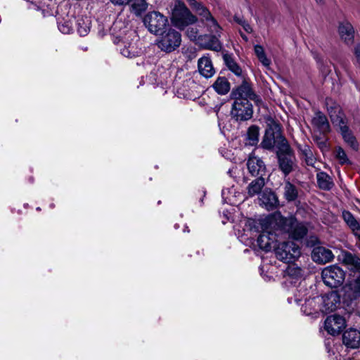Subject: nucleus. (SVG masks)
<instances>
[{
    "mask_svg": "<svg viewBox=\"0 0 360 360\" xmlns=\"http://www.w3.org/2000/svg\"><path fill=\"white\" fill-rule=\"evenodd\" d=\"M326 107L332 123L339 127L345 142L354 150H357L359 149V143L347 124L345 115L340 105L331 98H327L326 99Z\"/></svg>",
    "mask_w": 360,
    "mask_h": 360,
    "instance_id": "f257e3e1",
    "label": "nucleus"
},
{
    "mask_svg": "<svg viewBox=\"0 0 360 360\" xmlns=\"http://www.w3.org/2000/svg\"><path fill=\"white\" fill-rule=\"evenodd\" d=\"M269 222L271 226H277L281 233H286L296 240L304 238L308 232L306 224L298 221L294 217H284L280 213H276L271 215Z\"/></svg>",
    "mask_w": 360,
    "mask_h": 360,
    "instance_id": "f03ea898",
    "label": "nucleus"
},
{
    "mask_svg": "<svg viewBox=\"0 0 360 360\" xmlns=\"http://www.w3.org/2000/svg\"><path fill=\"white\" fill-rule=\"evenodd\" d=\"M136 34L133 30H128L123 36L119 34L114 37L113 42L117 46L120 53L126 58H134L141 53L136 41Z\"/></svg>",
    "mask_w": 360,
    "mask_h": 360,
    "instance_id": "7ed1b4c3",
    "label": "nucleus"
},
{
    "mask_svg": "<svg viewBox=\"0 0 360 360\" xmlns=\"http://www.w3.org/2000/svg\"><path fill=\"white\" fill-rule=\"evenodd\" d=\"M196 21L197 18L191 13L184 3L178 2L175 4L172 10V22L176 27L184 30Z\"/></svg>",
    "mask_w": 360,
    "mask_h": 360,
    "instance_id": "20e7f679",
    "label": "nucleus"
},
{
    "mask_svg": "<svg viewBox=\"0 0 360 360\" xmlns=\"http://www.w3.org/2000/svg\"><path fill=\"white\" fill-rule=\"evenodd\" d=\"M181 44V34L174 29L169 28L161 33L157 41L158 48L166 53L177 49Z\"/></svg>",
    "mask_w": 360,
    "mask_h": 360,
    "instance_id": "39448f33",
    "label": "nucleus"
},
{
    "mask_svg": "<svg viewBox=\"0 0 360 360\" xmlns=\"http://www.w3.org/2000/svg\"><path fill=\"white\" fill-rule=\"evenodd\" d=\"M274 251L276 258L285 263L295 262L301 255L299 245L293 241L278 243Z\"/></svg>",
    "mask_w": 360,
    "mask_h": 360,
    "instance_id": "423d86ee",
    "label": "nucleus"
},
{
    "mask_svg": "<svg viewBox=\"0 0 360 360\" xmlns=\"http://www.w3.org/2000/svg\"><path fill=\"white\" fill-rule=\"evenodd\" d=\"M277 139H282L281 141L283 145L286 144V143H284L285 142V139L281 136L279 124L272 118H269L267 120V128L261 143V146L265 149H272L274 147Z\"/></svg>",
    "mask_w": 360,
    "mask_h": 360,
    "instance_id": "0eeeda50",
    "label": "nucleus"
},
{
    "mask_svg": "<svg viewBox=\"0 0 360 360\" xmlns=\"http://www.w3.org/2000/svg\"><path fill=\"white\" fill-rule=\"evenodd\" d=\"M321 277L323 283L333 288L340 286L345 278V271L337 265H330L322 270Z\"/></svg>",
    "mask_w": 360,
    "mask_h": 360,
    "instance_id": "6e6552de",
    "label": "nucleus"
},
{
    "mask_svg": "<svg viewBox=\"0 0 360 360\" xmlns=\"http://www.w3.org/2000/svg\"><path fill=\"white\" fill-rule=\"evenodd\" d=\"M271 216L266 219L268 226H266L257 238V245L260 249L268 252L274 243L277 241V237L281 234L278 230L277 226H271L269 220Z\"/></svg>",
    "mask_w": 360,
    "mask_h": 360,
    "instance_id": "1a4fd4ad",
    "label": "nucleus"
},
{
    "mask_svg": "<svg viewBox=\"0 0 360 360\" xmlns=\"http://www.w3.org/2000/svg\"><path fill=\"white\" fill-rule=\"evenodd\" d=\"M143 23L150 32L158 34L166 27L168 20L159 11H152L144 16Z\"/></svg>",
    "mask_w": 360,
    "mask_h": 360,
    "instance_id": "9d476101",
    "label": "nucleus"
},
{
    "mask_svg": "<svg viewBox=\"0 0 360 360\" xmlns=\"http://www.w3.org/2000/svg\"><path fill=\"white\" fill-rule=\"evenodd\" d=\"M231 113V116L237 121L250 120L253 113L252 104L246 100H235Z\"/></svg>",
    "mask_w": 360,
    "mask_h": 360,
    "instance_id": "9b49d317",
    "label": "nucleus"
},
{
    "mask_svg": "<svg viewBox=\"0 0 360 360\" xmlns=\"http://www.w3.org/2000/svg\"><path fill=\"white\" fill-rule=\"evenodd\" d=\"M231 96L236 100L253 101L257 105L262 103L260 98L253 91L250 84L246 81L231 92Z\"/></svg>",
    "mask_w": 360,
    "mask_h": 360,
    "instance_id": "f8f14e48",
    "label": "nucleus"
},
{
    "mask_svg": "<svg viewBox=\"0 0 360 360\" xmlns=\"http://www.w3.org/2000/svg\"><path fill=\"white\" fill-rule=\"evenodd\" d=\"M205 25L207 27L208 31L213 34H204L200 38L199 46L201 47L208 49L212 50L214 51H220L222 49V44L219 40V38L221 37V27L219 26V29L217 32H212L210 29V27L206 24Z\"/></svg>",
    "mask_w": 360,
    "mask_h": 360,
    "instance_id": "ddd939ff",
    "label": "nucleus"
},
{
    "mask_svg": "<svg viewBox=\"0 0 360 360\" xmlns=\"http://www.w3.org/2000/svg\"><path fill=\"white\" fill-rule=\"evenodd\" d=\"M191 6L195 10L196 13L202 17V20L205 24L210 27L212 32H217L219 25L215 19L212 16L210 12L201 4L195 0H186Z\"/></svg>",
    "mask_w": 360,
    "mask_h": 360,
    "instance_id": "4468645a",
    "label": "nucleus"
},
{
    "mask_svg": "<svg viewBox=\"0 0 360 360\" xmlns=\"http://www.w3.org/2000/svg\"><path fill=\"white\" fill-rule=\"evenodd\" d=\"M346 326V321L342 316L333 314L328 316L324 321V328L328 334L336 335L340 333Z\"/></svg>",
    "mask_w": 360,
    "mask_h": 360,
    "instance_id": "2eb2a0df",
    "label": "nucleus"
},
{
    "mask_svg": "<svg viewBox=\"0 0 360 360\" xmlns=\"http://www.w3.org/2000/svg\"><path fill=\"white\" fill-rule=\"evenodd\" d=\"M259 204L267 210H272L278 205V199L270 188L264 189L258 198Z\"/></svg>",
    "mask_w": 360,
    "mask_h": 360,
    "instance_id": "dca6fc26",
    "label": "nucleus"
},
{
    "mask_svg": "<svg viewBox=\"0 0 360 360\" xmlns=\"http://www.w3.org/2000/svg\"><path fill=\"white\" fill-rule=\"evenodd\" d=\"M285 153L278 155L279 167L283 174L286 176L289 174L293 169L294 161L293 156L290 153V150L287 144H283Z\"/></svg>",
    "mask_w": 360,
    "mask_h": 360,
    "instance_id": "f3484780",
    "label": "nucleus"
},
{
    "mask_svg": "<svg viewBox=\"0 0 360 360\" xmlns=\"http://www.w3.org/2000/svg\"><path fill=\"white\" fill-rule=\"evenodd\" d=\"M311 125L314 130L323 137L330 132V127L326 116L321 111H317L311 119Z\"/></svg>",
    "mask_w": 360,
    "mask_h": 360,
    "instance_id": "a211bd4d",
    "label": "nucleus"
},
{
    "mask_svg": "<svg viewBox=\"0 0 360 360\" xmlns=\"http://www.w3.org/2000/svg\"><path fill=\"white\" fill-rule=\"evenodd\" d=\"M311 258L316 263L326 264L334 258L332 251L322 246L315 247L311 252Z\"/></svg>",
    "mask_w": 360,
    "mask_h": 360,
    "instance_id": "6ab92c4d",
    "label": "nucleus"
},
{
    "mask_svg": "<svg viewBox=\"0 0 360 360\" xmlns=\"http://www.w3.org/2000/svg\"><path fill=\"white\" fill-rule=\"evenodd\" d=\"M247 166L249 172L255 176H262L265 173V165L263 161L255 156L250 155Z\"/></svg>",
    "mask_w": 360,
    "mask_h": 360,
    "instance_id": "aec40b11",
    "label": "nucleus"
},
{
    "mask_svg": "<svg viewBox=\"0 0 360 360\" xmlns=\"http://www.w3.org/2000/svg\"><path fill=\"white\" fill-rule=\"evenodd\" d=\"M343 343L350 348H358L360 347V331L350 328L346 330L342 335Z\"/></svg>",
    "mask_w": 360,
    "mask_h": 360,
    "instance_id": "412c9836",
    "label": "nucleus"
},
{
    "mask_svg": "<svg viewBox=\"0 0 360 360\" xmlns=\"http://www.w3.org/2000/svg\"><path fill=\"white\" fill-rule=\"evenodd\" d=\"M31 3L29 8L41 11L43 17L53 15L56 13L55 4H47L42 3L41 0H27Z\"/></svg>",
    "mask_w": 360,
    "mask_h": 360,
    "instance_id": "4be33fe9",
    "label": "nucleus"
},
{
    "mask_svg": "<svg viewBox=\"0 0 360 360\" xmlns=\"http://www.w3.org/2000/svg\"><path fill=\"white\" fill-rule=\"evenodd\" d=\"M338 31L340 36L347 44H351L354 41V31L352 24L347 21L340 23Z\"/></svg>",
    "mask_w": 360,
    "mask_h": 360,
    "instance_id": "5701e85b",
    "label": "nucleus"
},
{
    "mask_svg": "<svg viewBox=\"0 0 360 360\" xmlns=\"http://www.w3.org/2000/svg\"><path fill=\"white\" fill-rule=\"evenodd\" d=\"M198 66L199 72L205 78L212 77L215 72L210 58L207 56L198 60Z\"/></svg>",
    "mask_w": 360,
    "mask_h": 360,
    "instance_id": "b1692460",
    "label": "nucleus"
},
{
    "mask_svg": "<svg viewBox=\"0 0 360 360\" xmlns=\"http://www.w3.org/2000/svg\"><path fill=\"white\" fill-rule=\"evenodd\" d=\"M323 307L326 310L333 311L340 303V297L335 292H331L322 297Z\"/></svg>",
    "mask_w": 360,
    "mask_h": 360,
    "instance_id": "393cba45",
    "label": "nucleus"
},
{
    "mask_svg": "<svg viewBox=\"0 0 360 360\" xmlns=\"http://www.w3.org/2000/svg\"><path fill=\"white\" fill-rule=\"evenodd\" d=\"M343 263L352 271L360 270V258L351 252H345L342 258Z\"/></svg>",
    "mask_w": 360,
    "mask_h": 360,
    "instance_id": "a878e982",
    "label": "nucleus"
},
{
    "mask_svg": "<svg viewBox=\"0 0 360 360\" xmlns=\"http://www.w3.org/2000/svg\"><path fill=\"white\" fill-rule=\"evenodd\" d=\"M295 302L301 305V310L307 315H309L312 313V308H314V298H304V303H302L303 298L300 295H295Z\"/></svg>",
    "mask_w": 360,
    "mask_h": 360,
    "instance_id": "bb28decb",
    "label": "nucleus"
},
{
    "mask_svg": "<svg viewBox=\"0 0 360 360\" xmlns=\"http://www.w3.org/2000/svg\"><path fill=\"white\" fill-rule=\"evenodd\" d=\"M264 185V179L262 176H259L253 180L248 186V195L252 197L257 194H260Z\"/></svg>",
    "mask_w": 360,
    "mask_h": 360,
    "instance_id": "cd10ccee",
    "label": "nucleus"
},
{
    "mask_svg": "<svg viewBox=\"0 0 360 360\" xmlns=\"http://www.w3.org/2000/svg\"><path fill=\"white\" fill-rule=\"evenodd\" d=\"M214 89L220 95L226 94L230 90V83L224 77H219L212 85Z\"/></svg>",
    "mask_w": 360,
    "mask_h": 360,
    "instance_id": "c85d7f7f",
    "label": "nucleus"
},
{
    "mask_svg": "<svg viewBox=\"0 0 360 360\" xmlns=\"http://www.w3.org/2000/svg\"><path fill=\"white\" fill-rule=\"evenodd\" d=\"M283 195L288 202L295 201L298 197V189L289 181L285 182Z\"/></svg>",
    "mask_w": 360,
    "mask_h": 360,
    "instance_id": "c756f323",
    "label": "nucleus"
},
{
    "mask_svg": "<svg viewBox=\"0 0 360 360\" xmlns=\"http://www.w3.org/2000/svg\"><path fill=\"white\" fill-rule=\"evenodd\" d=\"M316 179L319 188L323 190H329L333 185L331 178L325 172H319Z\"/></svg>",
    "mask_w": 360,
    "mask_h": 360,
    "instance_id": "7c9ffc66",
    "label": "nucleus"
},
{
    "mask_svg": "<svg viewBox=\"0 0 360 360\" xmlns=\"http://www.w3.org/2000/svg\"><path fill=\"white\" fill-rule=\"evenodd\" d=\"M77 32L80 36H86L90 30V20L87 18L80 17L76 21Z\"/></svg>",
    "mask_w": 360,
    "mask_h": 360,
    "instance_id": "2f4dec72",
    "label": "nucleus"
},
{
    "mask_svg": "<svg viewBox=\"0 0 360 360\" xmlns=\"http://www.w3.org/2000/svg\"><path fill=\"white\" fill-rule=\"evenodd\" d=\"M259 127L252 125L250 126L247 132V143L246 144L250 145V146H255L257 144L259 141Z\"/></svg>",
    "mask_w": 360,
    "mask_h": 360,
    "instance_id": "473e14b6",
    "label": "nucleus"
},
{
    "mask_svg": "<svg viewBox=\"0 0 360 360\" xmlns=\"http://www.w3.org/2000/svg\"><path fill=\"white\" fill-rule=\"evenodd\" d=\"M223 58L226 66L231 72L238 76L241 75L242 70L240 67L235 62L231 55L224 54Z\"/></svg>",
    "mask_w": 360,
    "mask_h": 360,
    "instance_id": "72a5a7b5",
    "label": "nucleus"
},
{
    "mask_svg": "<svg viewBox=\"0 0 360 360\" xmlns=\"http://www.w3.org/2000/svg\"><path fill=\"white\" fill-rule=\"evenodd\" d=\"M73 20L62 19L58 22V27L60 32L70 34L73 30Z\"/></svg>",
    "mask_w": 360,
    "mask_h": 360,
    "instance_id": "f704fd0d",
    "label": "nucleus"
},
{
    "mask_svg": "<svg viewBox=\"0 0 360 360\" xmlns=\"http://www.w3.org/2000/svg\"><path fill=\"white\" fill-rule=\"evenodd\" d=\"M301 153L307 165L309 166H314L316 162V158H314L311 148L308 146H304L301 148Z\"/></svg>",
    "mask_w": 360,
    "mask_h": 360,
    "instance_id": "c9c22d12",
    "label": "nucleus"
},
{
    "mask_svg": "<svg viewBox=\"0 0 360 360\" xmlns=\"http://www.w3.org/2000/svg\"><path fill=\"white\" fill-rule=\"evenodd\" d=\"M221 195L224 201L226 203L231 205H236L238 203V200L236 199L235 190L233 188L223 189L221 191Z\"/></svg>",
    "mask_w": 360,
    "mask_h": 360,
    "instance_id": "e433bc0d",
    "label": "nucleus"
},
{
    "mask_svg": "<svg viewBox=\"0 0 360 360\" xmlns=\"http://www.w3.org/2000/svg\"><path fill=\"white\" fill-rule=\"evenodd\" d=\"M255 52L259 60L262 63L264 66L268 67L270 65V60L266 57L264 53V50L262 46L255 45Z\"/></svg>",
    "mask_w": 360,
    "mask_h": 360,
    "instance_id": "4c0bfd02",
    "label": "nucleus"
},
{
    "mask_svg": "<svg viewBox=\"0 0 360 360\" xmlns=\"http://www.w3.org/2000/svg\"><path fill=\"white\" fill-rule=\"evenodd\" d=\"M285 274L290 278H298L302 276V270L295 264H292L288 266Z\"/></svg>",
    "mask_w": 360,
    "mask_h": 360,
    "instance_id": "58836bf2",
    "label": "nucleus"
},
{
    "mask_svg": "<svg viewBox=\"0 0 360 360\" xmlns=\"http://www.w3.org/2000/svg\"><path fill=\"white\" fill-rule=\"evenodd\" d=\"M131 7L136 15H140L147 9L148 4L146 0H131Z\"/></svg>",
    "mask_w": 360,
    "mask_h": 360,
    "instance_id": "ea45409f",
    "label": "nucleus"
},
{
    "mask_svg": "<svg viewBox=\"0 0 360 360\" xmlns=\"http://www.w3.org/2000/svg\"><path fill=\"white\" fill-rule=\"evenodd\" d=\"M342 217L346 222V224L349 226L350 229L354 228L356 225L359 224L354 217L352 214L351 212L348 211H344L342 212Z\"/></svg>",
    "mask_w": 360,
    "mask_h": 360,
    "instance_id": "a19ab883",
    "label": "nucleus"
},
{
    "mask_svg": "<svg viewBox=\"0 0 360 360\" xmlns=\"http://www.w3.org/2000/svg\"><path fill=\"white\" fill-rule=\"evenodd\" d=\"M187 37L191 40L195 41L197 44H199L200 38L202 35L198 34V30L195 27H190L186 31Z\"/></svg>",
    "mask_w": 360,
    "mask_h": 360,
    "instance_id": "79ce46f5",
    "label": "nucleus"
},
{
    "mask_svg": "<svg viewBox=\"0 0 360 360\" xmlns=\"http://www.w3.org/2000/svg\"><path fill=\"white\" fill-rule=\"evenodd\" d=\"M335 156L341 165H344L349 162V159L346 155V153L341 147L336 148Z\"/></svg>",
    "mask_w": 360,
    "mask_h": 360,
    "instance_id": "37998d69",
    "label": "nucleus"
},
{
    "mask_svg": "<svg viewBox=\"0 0 360 360\" xmlns=\"http://www.w3.org/2000/svg\"><path fill=\"white\" fill-rule=\"evenodd\" d=\"M349 288L354 291L355 297L360 295V274L354 282L350 283Z\"/></svg>",
    "mask_w": 360,
    "mask_h": 360,
    "instance_id": "c03bdc74",
    "label": "nucleus"
},
{
    "mask_svg": "<svg viewBox=\"0 0 360 360\" xmlns=\"http://www.w3.org/2000/svg\"><path fill=\"white\" fill-rule=\"evenodd\" d=\"M354 235L358 238V241H360V224L359 223L357 225L352 228Z\"/></svg>",
    "mask_w": 360,
    "mask_h": 360,
    "instance_id": "a18cd8bd",
    "label": "nucleus"
},
{
    "mask_svg": "<svg viewBox=\"0 0 360 360\" xmlns=\"http://www.w3.org/2000/svg\"><path fill=\"white\" fill-rule=\"evenodd\" d=\"M115 5H126L128 4L131 0H110Z\"/></svg>",
    "mask_w": 360,
    "mask_h": 360,
    "instance_id": "49530a36",
    "label": "nucleus"
},
{
    "mask_svg": "<svg viewBox=\"0 0 360 360\" xmlns=\"http://www.w3.org/2000/svg\"><path fill=\"white\" fill-rule=\"evenodd\" d=\"M242 26L243 29L248 33H251L252 32V28L250 25L246 21H243Z\"/></svg>",
    "mask_w": 360,
    "mask_h": 360,
    "instance_id": "de8ad7c7",
    "label": "nucleus"
},
{
    "mask_svg": "<svg viewBox=\"0 0 360 360\" xmlns=\"http://www.w3.org/2000/svg\"><path fill=\"white\" fill-rule=\"evenodd\" d=\"M314 137L316 138V140L319 141L318 143L320 145V146H326V139H324L323 137H319L316 135H314Z\"/></svg>",
    "mask_w": 360,
    "mask_h": 360,
    "instance_id": "09e8293b",
    "label": "nucleus"
},
{
    "mask_svg": "<svg viewBox=\"0 0 360 360\" xmlns=\"http://www.w3.org/2000/svg\"><path fill=\"white\" fill-rule=\"evenodd\" d=\"M354 53L357 59V61L360 64V45L356 46Z\"/></svg>",
    "mask_w": 360,
    "mask_h": 360,
    "instance_id": "8fccbe9b",
    "label": "nucleus"
},
{
    "mask_svg": "<svg viewBox=\"0 0 360 360\" xmlns=\"http://www.w3.org/2000/svg\"><path fill=\"white\" fill-rule=\"evenodd\" d=\"M236 21L238 24H240V25H242V24H243V21H244V20H242V19H240V18H236Z\"/></svg>",
    "mask_w": 360,
    "mask_h": 360,
    "instance_id": "3c124183",
    "label": "nucleus"
},
{
    "mask_svg": "<svg viewBox=\"0 0 360 360\" xmlns=\"http://www.w3.org/2000/svg\"><path fill=\"white\" fill-rule=\"evenodd\" d=\"M240 35L243 39H245V41H248V37L245 34H240Z\"/></svg>",
    "mask_w": 360,
    "mask_h": 360,
    "instance_id": "603ef678",
    "label": "nucleus"
},
{
    "mask_svg": "<svg viewBox=\"0 0 360 360\" xmlns=\"http://www.w3.org/2000/svg\"><path fill=\"white\" fill-rule=\"evenodd\" d=\"M292 297L291 298H288V302L291 303L292 302Z\"/></svg>",
    "mask_w": 360,
    "mask_h": 360,
    "instance_id": "864d4df0",
    "label": "nucleus"
},
{
    "mask_svg": "<svg viewBox=\"0 0 360 360\" xmlns=\"http://www.w3.org/2000/svg\"><path fill=\"white\" fill-rule=\"evenodd\" d=\"M358 246H359V248H360V240H359V241H358Z\"/></svg>",
    "mask_w": 360,
    "mask_h": 360,
    "instance_id": "5fc2aeb1",
    "label": "nucleus"
},
{
    "mask_svg": "<svg viewBox=\"0 0 360 360\" xmlns=\"http://www.w3.org/2000/svg\"><path fill=\"white\" fill-rule=\"evenodd\" d=\"M313 241H317V238H314V239L313 240Z\"/></svg>",
    "mask_w": 360,
    "mask_h": 360,
    "instance_id": "6e6d98bb",
    "label": "nucleus"
},
{
    "mask_svg": "<svg viewBox=\"0 0 360 360\" xmlns=\"http://www.w3.org/2000/svg\"><path fill=\"white\" fill-rule=\"evenodd\" d=\"M317 2H321L322 0H316Z\"/></svg>",
    "mask_w": 360,
    "mask_h": 360,
    "instance_id": "4d7b16f0",
    "label": "nucleus"
}]
</instances>
